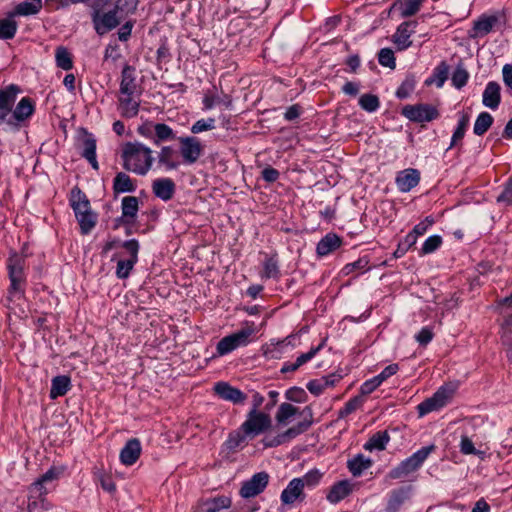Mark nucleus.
<instances>
[{
  "instance_id": "1",
  "label": "nucleus",
  "mask_w": 512,
  "mask_h": 512,
  "mask_svg": "<svg viewBox=\"0 0 512 512\" xmlns=\"http://www.w3.org/2000/svg\"><path fill=\"white\" fill-rule=\"evenodd\" d=\"M137 7V0H100L93 6L92 21L99 35H104L120 24V21Z\"/></svg>"
},
{
  "instance_id": "2",
  "label": "nucleus",
  "mask_w": 512,
  "mask_h": 512,
  "mask_svg": "<svg viewBox=\"0 0 512 512\" xmlns=\"http://www.w3.org/2000/svg\"><path fill=\"white\" fill-rule=\"evenodd\" d=\"M122 159L123 167L137 175H146L154 161L152 150L139 142L126 144Z\"/></svg>"
},
{
  "instance_id": "3",
  "label": "nucleus",
  "mask_w": 512,
  "mask_h": 512,
  "mask_svg": "<svg viewBox=\"0 0 512 512\" xmlns=\"http://www.w3.org/2000/svg\"><path fill=\"white\" fill-rule=\"evenodd\" d=\"M62 472L63 470L60 468L51 467L30 485V499H39L43 510H48L51 507L45 496L54 488V482L58 480Z\"/></svg>"
},
{
  "instance_id": "4",
  "label": "nucleus",
  "mask_w": 512,
  "mask_h": 512,
  "mask_svg": "<svg viewBox=\"0 0 512 512\" xmlns=\"http://www.w3.org/2000/svg\"><path fill=\"white\" fill-rule=\"evenodd\" d=\"M256 333L254 324H246L240 330L223 337L216 346L219 356H224L239 347L247 346L251 342L252 336Z\"/></svg>"
},
{
  "instance_id": "5",
  "label": "nucleus",
  "mask_w": 512,
  "mask_h": 512,
  "mask_svg": "<svg viewBox=\"0 0 512 512\" xmlns=\"http://www.w3.org/2000/svg\"><path fill=\"white\" fill-rule=\"evenodd\" d=\"M435 448V445L432 444L417 450L410 457L390 470L388 477L390 479H401L418 470Z\"/></svg>"
},
{
  "instance_id": "6",
  "label": "nucleus",
  "mask_w": 512,
  "mask_h": 512,
  "mask_svg": "<svg viewBox=\"0 0 512 512\" xmlns=\"http://www.w3.org/2000/svg\"><path fill=\"white\" fill-rule=\"evenodd\" d=\"M271 424L272 421L269 414L251 409L241 427L248 437L253 438L266 432L271 427Z\"/></svg>"
},
{
  "instance_id": "7",
  "label": "nucleus",
  "mask_w": 512,
  "mask_h": 512,
  "mask_svg": "<svg viewBox=\"0 0 512 512\" xmlns=\"http://www.w3.org/2000/svg\"><path fill=\"white\" fill-rule=\"evenodd\" d=\"M455 389L452 386H442L440 387L432 397L424 400L418 405V412L420 416H424L432 411H437L447 405L453 395Z\"/></svg>"
},
{
  "instance_id": "8",
  "label": "nucleus",
  "mask_w": 512,
  "mask_h": 512,
  "mask_svg": "<svg viewBox=\"0 0 512 512\" xmlns=\"http://www.w3.org/2000/svg\"><path fill=\"white\" fill-rule=\"evenodd\" d=\"M505 25V16L502 13L482 15L474 21L473 28L469 31L471 38L483 37L493 29H499Z\"/></svg>"
},
{
  "instance_id": "9",
  "label": "nucleus",
  "mask_w": 512,
  "mask_h": 512,
  "mask_svg": "<svg viewBox=\"0 0 512 512\" xmlns=\"http://www.w3.org/2000/svg\"><path fill=\"white\" fill-rule=\"evenodd\" d=\"M177 140L183 162L189 165L196 163L204 152L201 141L194 136H182Z\"/></svg>"
},
{
  "instance_id": "10",
  "label": "nucleus",
  "mask_w": 512,
  "mask_h": 512,
  "mask_svg": "<svg viewBox=\"0 0 512 512\" xmlns=\"http://www.w3.org/2000/svg\"><path fill=\"white\" fill-rule=\"evenodd\" d=\"M25 260L19 255H13L9 258L8 270L11 281L10 292L14 294H22L25 285Z\"/></svg>"
},
{
  "instance_id": "11",
  "label": "nucleus",
  "mask_w": 512,
  "mask_h": 512,
  "mask_svg": "<svg viewBox=\"0 0 512 512\" xmlns=\"http://www.w3.org/2000/svg\"><path fill=\"white\" fill-rule=\"evenodd\" d=\"M402 114L418 123L430 122L439 117L438 110L430 104L407 105L402 109Z\"/></svg>"
},
{
  "instance_id": "12",
  "label": "nucleus",
  "mask_w": 512,
  "mask_h": 512,
  "mask_svg": "<svg viewBox=\"0 0 512 512\" xmlns=\"http://www.w3.org/2000/svg\"><path fill=\"white\" fill-rule=\"evenodd\" d=\"M269 482V475L266 472L254 474L249 480L243 482L240 495L243 498H253L264 491Z\"/></svg>"
},
{
  "instance_id": "13",
  "label": "nucleus",
  "mask_w": 512,
  "mask_h": 512,
  "mask_svg": "<svg viewBox=\"0 0 512 512\" xmlns=\"http://www.w3.org/2000/svg\"><path fill=\"white\" fill-rule=\"evenodd\" d=\"M214 391L221 399L230 401L233 404H243L247 399L246 394L227 382L216 383L214 385Z\"/></svg>"
},
{
  "instance_id": "14",
  "label": "nucleus",
  "mask_w": 512,
  "mask_h": 512,
  "mask_svg": "<svg viewBox=\"0 0 512 512\" xmlns=\"http://www.w3.org/2000/svg\"><path fill=\"white\" fill-rule=\"evenodd\" d=\"M398 369V364L388 365L380 374L365 381L361 385V393L363 395L371 394L377 387H379L382 384L383 381L396 374Z\"/></svg>"
},
{
  "instance_id": "15",
  "label": "nucleus",
  "mask_w": 512,
  "mask_h": 512,
  "mask_svg": "<svg viewBox=\"0 0 512 512\" xmlns=\"http://www.w3.org/2000/svg\"><path fill=\"white\" fill-rule=\"evenodd\" d=\"M305 498L304 489L300 479H292L287 487L282 491L280 499L284 505H291L297 500L303 501Z\"/></svg>"
},
{
  "instance_id": "16",
  "label": "nucleus",
  "mask_w": 512,
  "mask_h": 512,
  "mask_svg": "<svg viewBox=\"0 0 512 512\" xmlns=\"http://www.w3.org/2000/svg\"><path fill=\"white\" fill-rule=\"evenodd\" d=\"M420 181V173L417 169L409 168L400 171L396 177V185L401 192H409Z\"/></svg>"
},
{
  "instance_id": "17",
  "label": "nucleus",
  "mask_w": 512,
  "mask_h": 512,
  "mask_svg": "<svg viewBox=\"0 0 512 512\" xmlns=\"http://www.w3.org/2000/svg\"><path fill=\"white\" fill-rule=\"evenodd\" d=\"M34 112V106L30 98L24 97L16 105L12 115L7 120L9 125H16V122H22L28 119Z\"/></svg>"
},
{
  "instance_id": "18",
  "label": "nucleus",
  "mask_w": 512,
  "mask_h": 512,
  "mask_svg": "<svg viewBox=\"0 0 512 512\" xmlns=\"http://www.w3.org/2000/svg\"><path fill=\"white\" fill-rule=\"evenodd\" d=\"M141 454V444L137 438H132L120 451V461L126 466L133 465Z\"/></svg>"
},
{
  "instance_id": "19",
  "label": "nucleus",
  "mask_w": 512,
  "mask_h": 512,
  "mask_svg": "<svg viewBox=\"0 0 512 512\" xmlns=\"http://www.w3.org/2000/svg\"><path fill=\"white\" fill-rule=\"evenodd\" d=\"M501 87L495 81H490L487 83L483 95H482V103L485 107L495 110L498 108L501 102Z\"/></svg>"
},
{
  "instance_id": "20",
  "label": "nucleus",
  "mask_w": 512,
  "mask_h": 512,
  "mask_svg": "<svg viewBox=\"0 0 512 512\" xmlns=\"http://www.w3.org/2000/svg\"><path fill=\"white\" fill-rule=\"evenodd\" d=\"M152 190L156 197L168 201L175 193V183L170 178L156 179L153 181Z\"/></svg>"
},
{
  "instance_id": "21",
  "label": "nucleus",
  "mask_w": 512,
  "mask_h": 512,
  "mask_svg": "<svg viewBox=\"0 0 512 512\" xmlns=\"http://www.w3.org/2000/svg\"><path fill=\"white\" fill-rule=\"evenodd\" d=\"M353 489V485L348 480H342L335 483L329 490L326 498L332 503L336 504L346 498Z\"/></svg>"
},
{
  "instance_id": "22",
  "label": "nucleus",
  "mask_w": 512,
  "mask_h": 512,
  "mask_svg": "<svg viewBox=\"0 0 512 512\" xmlns=\"http://www.w3.org/2000/svg\"><path fill=\"white\" fill-rule=\"evenodd\" d=\"M136 90L135 68L125 65L121 73L120 94H135Z\"/></svg>"
},
{
  "instance_id": "23",
  "label": "nucleus",
  "mask_w": 512,
  "mask_h": 512,
  "mask_svg": "<svg viewBox=\"0 0 512 512\" xmlns=\"http://www.w3.org/2000/svg\"><path fill=\"white\" fill-rule=\"evenodd\" d=\"M416 26V22H403L397 28V31L393 35V41L397 45L399 50L407 49L412 42L410 41V36L412 34V30L410 27Z\"/></svg>"
},
{
  "instance_id": "24",
  "label": "nucleus",
  "mask_w": 512,
  "mask_h": 512,
  "mask_svg": "<svg viewBox=\"0 0 512 512\" xmlns=\"http://www.w3.org/2000/svg\"><path fill=\"white\" fill-rule=\"evenodd\" d=\"M119 110L123 117L133 118L138 114L139 101L134 98V94H120Z\"/></svg>"
},
{
  "instance_id": "25",
  "label": "nucleus",
  "mask_w": 512,
  "mask_h": 512,
  "mask_svg": "<svg viewBox=\"0 0 512 512\" xmlns=\"http://www.w3.org/2000/svg\"><path fill=\"white\" fill-rule=\"evenodd\" d=\"M342 241L336 234L329 233L323 237L317 244L316 252L320 257L327 256L331 252L338 249Z\"/></svg>"
},
{
  "instance_id": "26",
  "label": "nucleus",
  "mask_w": 512,
  "mask_h": 512,
  "mask_svg": "<svg viewBox=\"0 0 512 512\" xmlns=\"http://www.w3.org/2000/svg\"><path fill=\"white\" fill-rule=\"evenodd\" d=\"M19 92V87L14 84L0 89V110H4V112H12L13 104Z\"/></svg>"
},
{
  "instance_id": "27",
  "label": "nucleus",
  "mask_w": 512,
  "mask_h": 512,
  "mask_svg": "<svg viewBox=\"0 0 512 512\" xmlns=\"http://www.w3.org/2000/svg\"><path fill=\"white\" fill-rule=\"evenodd\" d=\"M122 217L125 223H132L137 216L139 210V200L135 196H126L121 203Z\"/></svg>"
},
{
  "instance_id": "28",
  "label": "nucleus",
  "mask_w": 512,
  "mask_h": 512,
  "mask_svg": "<svg viewBox=\"0 0 512 512\" xmlns=\"http://www.w3.org/2000/svg\"><path fill=\"white\" fill-rule=\"evenodd\" d=\"M81 155L91 164L93 169H99V164L96 159V140L92 135H87L83 139Z\"/></svg>"
},
{
  "instance_id": "29",
  "label": "nucleus",
  "mask_w": 512,
  "mask_h": 512,
  "mask_svg": "<svg viewBox=\"0 0 512 512\" xmlns=\"http://www.w3.org/2000/svg\"><path fill=\"white\" fill-rule=\"evenodd\" d=\"M70 386L71 381L68 376L59 375L54 377L51 381L50 398L56 399L64 396L69 391Z\"/></svg>"
},
{
  "instance_id": "30",
  "label": "nucleus",
  "mask_w": 512,
  "mask_h": 512,
  "mask_svg": "<svg viewBox=\"0 0 512 512\" xmlns=\"http://www.w3.org/2000/svg\"><path fill=\"white\" fill-rule=\"evenodd\" d=\"M176 151L172 146L161 147L158 153V163L167 170L177 169L179 162L175 160Z\"/></svg>"
},
{
  "instance_id": "31",
  "label": "nucleus",
  "mask_w": 512,
  "mask_h": 512,
  "mask_svg": "<svg viewBox=\"0 0 512 512\" xmlns=\"http://www.w3.org/2000/svg\"><path fill=\"white\" fill-rule=\"evenodd\" d=\"M310 425V420L300 422L296 426L289 428L282 435L278 436L273 442L269 443L268 446H277L283 443L285 440L295 438L299 434L305 432L310 427Z\"/></svg>"
},
{
  "instance_id": "32",
  "label": "nucleus",
  "mask_w": 512,
  "mask_h": 512,
  "mask_svg": "<svg viewBox=\"0 0 512 512\" xmlns=\"http://www.w3.org/2000/svg\"><path fill=\"white\" fill-rule=\"evenodd\" d=\"M153 144L159 145L162 142L176 140V133L165 123H155Z\"/></svg>"
},
{
  "instance_id": "33",
  "label": "nucleus",
  "mask_w": 512,
  "mask_h": 512,
  "mask_svg": "<svg viewBox=\"0 0 512 512\" xmlns=\"http://www.w3.org/2000/svg\"><path fill=\"white\" fill-rule=\"evenodd\" d=\"M71 206L74 210L75 216L86 214L91 211L89 200L80 190L72 192Z\"/></svg>"
},
{
  "instance_id": "34",
  "label": "nucleus",
  "mask_w": 512,
  "mask_h": 512,
  "mask_svg": "<svg viewBox=\"0 0 512 512\" xmlns=\"http://www.w3.org/2000/svg\"><path fill=\"white\" fill-rule=\"evenodd\" d=\"M408 497V490L406 488H400L391 491L390 497L387 503V512H397L401 505Z\"/></svg>"
},
{
  "instance_id": "35",
  "label": "nucleus",
  "mask_w": 512,
  "mask_h": 512,
  "mask_svg": "<svg viewBox=\"0 0 512 512\" xmlns=\"http://www.w3.org/2000/svg\"><path fill=\"white\" fill-rule=\"evenodd\" d=\"M371 465L372 461L369 458L364 457L362 454H358L347 462V467L353 476H360L363 471L370 468Z\"/></svg>"
},
{
  "instance_id": "36",
  "label": "nucleus",
  "mask_w": 512,
  "mask_h": 512,
  "mask_svg": "<svg viewBox=\"0 0 512 512\" xmlns=\"http://www.w3.org/2000/svg\"><path fill=\"white\" fill-rule=\"evenodd\" d=\"M389 440L390 436L387 431L377 432L365 443L364 449L368 451L384 450Z\"/></svg>"
},
{
  "instance_id": "37",
  "label": "nucleus",
  "mask_w": 512,
  "mask_h": 512,
  "mask_svg": "<svg viewBox=\"0 0 512 512\" xmlns=\"http://www.w3.org/2000/svg\"><path fill=\"white\" fill-rule=\"evenodd\" d=\"M42 0H28L19 3L15 7V14L20 16H30L39 13L42 9Z\"/></svg>"
},
{
  "instance_id": "38",
  "label": "nucleus",
  "mask_w": 512,
  "mask_h": 512,
  "mask_svg": "<svg viewBox=\"0 0 512 512\" xmlns=\"http://www.w3.org/2000/svg\"><path fill=\"white\" fill-rule=\"evenodd\" d=\"M470 116L468 113L460 112L457 127L452 135L450 148L460 142L469 126Z\"/></svg>"
},
{
  "instance_id": "39",
  "label": "nucleus",
  "mask_w": 512,
  "mask_h": 512,
  "mask_svg": "<svg viewBox=\"0 0 512 512\" xmlns=\"http://www.w3.org/2000/svg\"><path fill=\"white\" fill-rule=\"evenodd\" d=\"M231 500L227 497H216L206 500L201 504V512H219L222 509L229 508Z\"/></svg>"
},
{
  "instance_id": "40",
  "label": "nucleus",
  "mask_w": 512,
  "mask_h": 512,
  "mask_svg": "<svg viewBox=\"0 0 512 512\" xmlns=\"http://www.w3.org/2000/svg\"><path fill=\"white\" fill-rule=\"evenodd\" d=\"M113 189L115 193H125L133 192L136 187L127 174L119 172L114 178Z\"/></svg>"
},
{
  "instance_id": "41",
  "label": "nucleus",
  "mask_w": 512,
  "mask_h": 512,
  "mask_svg": "<svg viewBox=\"0 0 512 512\" xmlns=\"http://www.w3.org/2000/svg\"><path fill=\"white\" fill-rule=\"evenodd\" d=\"M222 104L226 108H230L232 105V99L228 95L223 97L213 94L211 91H207L203 97V106L205 110L212 109L215 105Z\"/></svg>"
},
{
  "instance_id": "42",
  "label": "nucleus",
  "mask_w": 512,
  "mask_h": 512,
  "mask_svg": "<svg viewBox=\"0 0 512 512\" xmlns=\"http://www.w3.org/2000/svg\"><path fill=\"white\" fill-rule=\"evenodd\" d=\"M449 67L445 62H441L433 71L431 77L426 80L427 85L436 84L438 88H441L448 77Z\"/></svg>"
},
{
  "instance_id": "43",
  "label": "nucleus",
  "mask_w": 512,
  "mask_h": 512,
  "mask_svg": "<svg viewBox=\"0 0 512 512\" xmlns=\"http://www.w3.org/2000/svg\"><path fill=\"white\" fill-rule=\"evenodd\" d=\"M493 117L491 116L490 113L488 112H481L475 123H474V127H473V132L475 135L477 136H481L483 134H485L488 129L491 127V125L493 124Z\"/></svg>"
},
{
  "instance_id": "44",
  "label": "nucleus",
  "mask_w": 512,
  "mask_h": 512,
  "mask_svg": "<svg viewBox=\"0 0 512 512\" xmlns=\"http://www.w3.org/2000/svg\"><path fill=\"white\" fill-rule=\"evenodd\" d=\"M460 452L464 455H476L480 459H485L486 452L475 448L473 441L468 435H462L459 443Z\"/></svg>"
},
{
  "instance_id": "45",
  "label": "nucleus",
  "mask_w": 512,
  "mask_h": 512,
  "mask_svg": "<svg viewBox=\"0 0 512 512\" xmlns=\"http://www.w3.org/2000/svg\"><path fill=\"white\" fill-rule=\"evenodd\" d=\"M55 60L59 68L63 70H70L73 67V61L70 52L67 48L59 46L55 51Z\"/></svg>"
},
{
  "instance_id": "46",
  "label": "nucleus",
  "mask_w": 512,
  "mask_h": 512,
  "mask_svg": "<svg viewBox=\"0 0 512 512\" xmlns=\"http://www.w3.org/2000/svg\"><path fill=\"white\" fill-rule=\"evenodd\" d=\"M422 5V0H399L398 6L402 17L416 14Z\"/></svg>"
},
{
  "instance_id": "47",
  "label": "nucleus",
  "mask_w": 512,
  "mask_h": 512,
  "mask_svg": "<svg viewBox=\"0 0 512 512\" xmlns=\"http://www.w3.org/2000/svg\"><path fill=\"white\" fill-rule=\"evenodd\" d=\"M298 412V408L289 403H282L276 413V420L279 424H287L288 420Z\"/></svg>"
},
{
  "instance_id": "48",
  "label": "nucleus",
  "mask_w": 512,
  "mask_h": 512,
  "mask_svg": "<svg viewBox=\"0 0 512 512\" xmlns=\"http://www.w3.org/2000/svg\"><path fill=\"white\" fill-rule=\"evenodd\" d=\"M246 437H248L247 434L244 433L242 427L240 426L238 430H235L229 434V437L226 440L225 445L227 449L235 450L245 443Z\"/></svg>"
},
{
  "instance_id": "49",
  "label": "nucleus",
  "mask_w": 512,
  "mask_h": 512,
  "mask_svg": "<svg viewBox=\"0 0 512 512\" xmlns=\"http://www.w3.org/2000/svg\"><path fill=\"white\" fill-rule=\"evenodd\" d=\"M502 330V342L507 346L508 355L512 360V314L505 319Z\"/></svg>"
},
{
  "instance_id": "50",
  "label": "nucleus",
  "mask_w": 512,
  "mask_h": 512,
  "mask_svg": "<svg viewBox=\"0 0 512 512\" xmlns=\"http://www.w3.org/2000/svg\"><path fill=\"white\" fill-rule=\"evenodd\" d=\"M80 225L81 233L88 234L96 225V215L90 211L76 217Z\"/></svg>"
},
{
  "instance_id": "51",
  "label": "nucleus",
  "mask_w": 512,
  "mask_h": 512,
  "mask_svg": "<svg viewBox=\"0 0 512 512\" xmlns=\"http://www.w3.org/2000/svg\"><path fill=\"white\" fill-rule=\"evenodd\" d=\"M359 105L363 110L371 113L375 112L379 108L380 102L379 98L376 95L363 94L359 98Z\"/></svg>"
},
{
  "instance_id": "52",
  "label": "nucleus",
  "mask_w": 512,
  "mask_h": 512,
  "mask_svg": "<svg viewBox=\"0 0 512 512\" xmlns=\"http://www.w3.org/2000/svg\"><path fill=\"white\" fill-rule=\"evenodd\" d=\"M17 31V23L11 19L0 20V38L11 39Z\"/></svg>"
},
{
  "instance_id": "53",
  "label": "nucleus",
  "mask_w": 512,
  "mask_h": 512,
  "mask_svg": "<svg viewBox=\"0 0 512 512\" xmlns=\"http://www.w3.org/2000/svg\"><path fill=\"white\" fill-rule=\"evenodd\" d=\"M322 478V473L319 470H310L307 472L304 476L300 477V483L302 484L303 489L305 487L307 488H314L318 485Z\"/></svg>"
},
{
  "instance_id": "54",
  "label": "nucleus",
  "mask_w": 512,
  "mask_h": 512,
  "mask_svg": "<svg viewBox=\"0 0 512 512\" xmlns=\"http://www.w3.org/2000/svg\"><path fill=\"white\" fill-rule=\"evenodd\" d=\"M442 244V238L439 235L428 237L422 245L421 254L426 255L436 251Z\"/></svg>"
},
{
  "instance_id": "55",
  "label": "nucleus",
  "mask_w": 512,
  "mask_h": 512,
  "mask_svg": "<svg viewBox=\"0 0 512 512\" xmlns=\"http://www.w3.org/2000/svg\"><path fill=\"white\" fill-rule=\"evenodd\" d=\"M329 378H319L311 380L307 383L306 387L309 392L315 396L320 395L327 387H329Z\"/></svg>"
},
{
  "instance_id": "56",
  "label": "nucleus",
  "mask_w": 512,
  "mask_h": 512,
  "mask_svg": "<svg viewBox=\"0 0 512 512\" xmlns=\"http://www.w3.org/2000/svg\"><path fill=\"white\" fill-rule=\"evenodd\" d=\"M137 261L131 259L119 260L117 263L116 275L120 279H125L129 276L130 271L134 267Z\"/></svg>"
},
{
  "instance_id": "57",
  "label": "nucleus",
  "mask_w": 512,
  "mask_h": 512,
  "mask_svg": "<svg viewBox=\"0 0 512 512\" xmlns=\"http://www.w3.org/2000/svg\"><path fill=\"white\" fill-rule=\"evenodd\" d=\"M215 128V119L214 118H207V119H200L196 121L191 126V132L193 134H199L204 131H209Z\"/></svg>"
},
{
  "instance_id": "58",
  "label": "nucleus",
  "mask_w": 512,
  "mask_h": 512,
  "mask_svg": "<svg viewBox=\"0 0 512 512\" xmlns=\"http://www.w3.org/2000/svg\"><path fill=\"white\" fill-rule=\"evenodd\" d=\"M378 61L382 66L395 68V57L394 52L389 48H383L379 51Z\"/></svg>"
},
{
  "instance_id": "59",
  "label": "nucleus",
  "mask_w": 512,
  "mask_h": 512,
  "mask_svg": "<svg viewBox=\"0 0 512 512\" xmlns=\"http://www.w3.org/2000/svg\"><path fill=\"white\" fill-rule=\"evenodd\" d=\"M468 78H469V74L468 72L466 71V69L462 68V67H458L454 72H453V75H452V83L453 85L460 89L462 88L463 86L466 85L467 81H468Z\"/></svg>"
},
{
  "instance_id": "60",
  "label": "nucleus",
  "mask_w": 512,
  "mask_h": 512,
  "mask_svg": "<svg viewBox=\"0 0 512 512\" xmlns=\"http://www.w3.org/2000/svg\"><path fill=\"white\" fill-rule=\"evenodd\" d=\"M278 274H279V269H278V263H277L276 259H274L273 257L266 259L264 262L263 276L265 278H274V277H277Z\"/></svg>"
},
{
  "instance_id": "61",
  "label": "nucleus",
  "mask_w": 512,
  "mask_h": 512,
  "mask_svg": "<svg viewBox=\"0 0 512 512\" xmlns=\"http://www.w3.org/2000/svg\"><path fill=\"white\" fill-rule=\"evenodd\" d=\"M286 398L290 401L302 403L306 401V392L299 387H293L287 390L285 394Z\"/></svg>"
},
{
  "instance_id": "62",
  "label": "nucleus",
  "mask_w": 512,
  "mask_h": 512,
  "mask_svg": "<svg viewBox=\"0 0 512 512\" xmlns=\"http://www.w3.org/2000/svg\"><path fill=\"white\" fill-rule=\"evenodd\" d=\"M323 347V343L317 347L311 348L307 353L301 354L295 361L296 366L301 367L306 362L310 361Z\"/></svg>"
},
{
  "instance_id": "63",
  "label": "nucleus",
  "mask_w": 512,
  "mask_h": 512,
  "mask_svg": "<svg viewBox=\"0 0 512 512\" xmlns=\"http://www.w3.org/2000/svg\"><path fill=\"white\" fill-rule=\"evenodd\" d=\"M433 331L429 327H423L420 332L415 336L416 341L420 345H427L433 339Z\"/></svg>"
},
{
  "instance_id": "64",
  "label": "nucleus",
  "mask_w": 512,
  "mask_h": 512,
  "mask_svg": "<svg viewBox=\"0 0 512 512\" xmlns=\"http://www.w3.org/2000/svg\"><path fill=\"white\" fill-rule=\"evenodd\" d=\"M498 202L512 204V177L507 182L504 191L498 196Z\"/></svg>"
}]
</instances>
